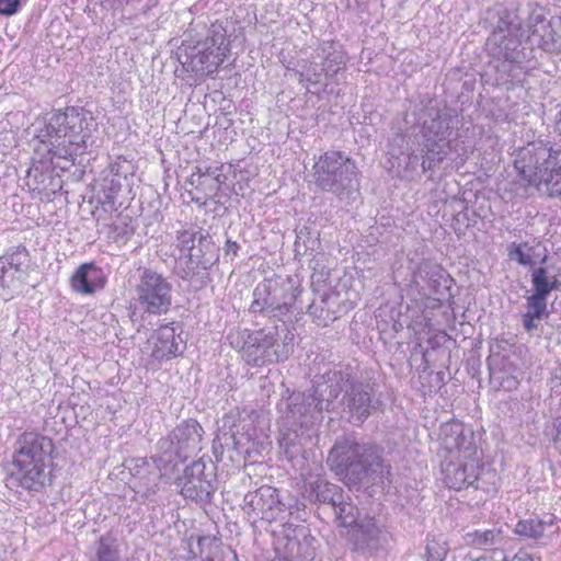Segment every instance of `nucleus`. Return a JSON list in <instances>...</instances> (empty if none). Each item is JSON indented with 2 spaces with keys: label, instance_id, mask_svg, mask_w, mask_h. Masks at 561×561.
I'll use <instances>...</instances> for the list:
<instances>
[{
  "label": "nucleus",
  "instance_id": "obj_1",
  "mask_svg": "<svg viewBox=\"0 0 561 561\" xmlns=\"http://www.w3.org/2000/svg\"><path fill=\"white\" fill-rule=\"evenodd\" d=\"M456 118L454 108L428 101L416 113L420 130L412 144L403 134H397L390 144L391 156L398 159L402 156L404 169L412 173L419 168L422 173L433 170L447 159L462 164L467 159L466 149L450 138Z\"/></svg>",
  "mask_w": 561,
  "mask_h": 561
},
{
  "label": "nucleus",
  "instance_id": "obj_2",
  "mask_svg": "<svg viewBox=\"0 0 561 561\" xmlns=\"http://www.w3.org/2000/svg\"><path fill=\"white\" fill-rule=\"evenodd\" d=\"M524 19L515 0L499 1L488 8L484 23L491 30L485 47L491 57L500 61L503 83L523 84L527 72L537 65V49L522 42Z\"/></svg>",
  "mask_w": 561,
  "mask_h": 561
},
{
  "label": "nucleus",
  "instance_id": "obj_3",
  "mask_svg": "<svg viewBox=\"0 0 561 561\" xmlns=\"http://www.w3.org/2000/svg\"><path fill=\"white\" fill-rule=\"evenodd\" d=\"M96 123L92 114L83 107L68 106L64 112H55L37 138L47 147L54 168L69 170L75 157L83 154L92 146Z\"/></svg>",
  "mask_w": 561,
  "mask_h": 561
},
{
  "label": "nucleus",
  "instance_id": "obj_4",
  "mask_svg": "<svg viewBox=\"0 0 561 561\" xmlns=\"http://www.w3.org/2000/svg\"><path fill=\"white\" fill-rule=\"evenodd\" d=\"M51 438L35 432L21 434L8 466V485L28 492H42L51 484Z\"/></svg>",
  "mask_w": 561,
  "mask_h": 561
},
{
  "label": "nucleus",
  "instance_id": "obj_5",
  "mask_svg": "<svg viewBox=\"0 0 561 561\" xmlns=\"http://www.w3.org/2000/svg\"><path fill=\"white\" fill-rule=\"evenodd\" d=\"M381 454L374 443L343 437L331 448L328 465L348 486L376 485L385 476Z\"/></svg>",
  "mask_w": 561,
  "mask_h": 561
},
{
  "label": "nucleus",
  "instance_id": "obj_6",
  "mask_svg": "<svg viewBox=\"0 0 561 561\" xmlns=\"http://www.w3.org/2000/svg\"><path fill=\"white\" fill-rule=\"evenodd\" d=\"M204 430L194 419L178 424L165 437L157 443V455L152 462L145 458L136 460L130 469L131 474L142 481V485L150 490L161 478V468L176 462H183L202 449Z\"/></svg>",
  "mask_w": 561,
  "mask_h": 561
},
{
  "label": "nucleus",
  "instance_id": "obj_7",
  "mask_svg": "<svg viewBox=\"0 0 561 561\" xmlns=\"http://www.w3.org/2000/svg\"><path fill=\"white\" fill-rule=\"evenodd\" d=\"M327 378L333 411L342 407L351 423L359 425L380 409L382 402L375 381L354 378L350 367L330 370Z\"/></svg>",
  "mask_w": 561,
  "mask_h": 561
},
{
  "label": "nucleus",
  "instance_id": "obj_8",
  "mask_svg": "<svg viewBox=\"0 0 561 561\" xmlns=\"http://www.w3.org/2000/svg\"><path fill=\"white\" fill-rule=\"evenodd\" d=\"M277 409L285 426H298L300 430L317 433L323 421V412L333 411L327 374L314 380L311 388L306 391H294L282 398Z\"/></svg>",
  "mask_w": 561,
  "mask_h": 561
},
{
  "label": "nucleus",
  "instance_id": "obj_9",
  "mask_svg": "<svg viewBox=\"0 0 561 561\" xmlns=\"http://www.w3.org/2000/svg\"><path fill=\"white\" fill-rule=\"evenodd\" d=\"M316 186L334 194L339 199L348 198L359 187V171L346 153L330 150L319 156L312 167Z\"/></svg>",
  "mask_w": 561,
  "mask_h": 561
},
{
  "label": "nucleus",
  "instance_id": "obj_10",
  "mask_svg": "<svg viewBox=\"0 0 561 561\" xmlns=\"http://www.w3.org/2000/svg\"><path fill=\"white\" fill-rule=\"evenodd\" d=\"M229 50L227 30L216 22L208 28L205 39L179 53V61L186 71L198 77H208L217 71Z\"/></svg>",
  "mask_w": 561,
  "mask_h": 561
},
{
  "label": "nucleus",
  "instance_id": "obj_11",
  "mask_svg": "<svg viewBox=\"0 0 561 561\" xmlns=\"http://www.w3.org/2000/svg\"><path fill=\"white\" fill-rule=\"evenodd\" d=\"M252 431V423L242 420L238 411L226 413L213 440L216 460L221 461L226 453L229 460L237 463L250 458L254 447Z\"/></svg>",
  "mask_w": 561,
  "mask_h": 561
},
{
  "label": "nucleus",
  "instance_id": "obj_12",
  "mask_svg": "<svg viewBox=\"0 0 561 561\" xmlns=\"http://www.w3.org/2000/svg\"><path fill=\"white\" fill-rule=\"evenodd\" d=\"M293 501H286L278 489L264 484L244 495L242 511L251 524L259 520L272 523L293 514Z\"/></svg>",
  "mask_w": 561,
  "mask_h": 561
},
{
  "label": "nucleus",
  "instance_id": "obj_13",
  "mask_svg": "<svg viewBox=\"0 0 561 561\" xmlns=\"http://www.w3.org/2000/svg\"><path fill=\"white\" fill-rule=\"evenodd\" d=\"M135 293L139 310L142 312L161 316L170 311L172 284L157 271L140 268Z\"/></svg>",
  "mask_w": 561,
  "mask_h": 561
},
{
  "label": "nucleus",
  "instance_id": "obj_14",
  "mask_svg": "<svg viewBox=\"0 0 561 561\" xmlns=\"http://www.w3.org/2000/svg\"><path fill=\"white\" fill-rule=\"evenodd\" d=\"M175 483L184 499L201 505L209 504L218 486L216 466L211 460L201 458L186 466Z\"/></svg>",
  "mask_w": 561,
  "mask_h": 561
},
{
  "label": "nucleus",
  "instance_id": "obj_15",
  "mask_svg": "<svg viewBox=\"0 0 561 561\" xmlns=\"http://www.w3.org/2000/svg\"><path fill=\"white\" fill-rule=\"evenodd\" d=\"M409 268L411 270L410 285L420 294H433L439 302L453 297L450 289L454 279L440 264L427 259L415 264L411 260Z\"/></svg>",
  "mask_w": 561,
  "mask_h": 561
},
{
  "label": "nucleus",
  "instance_id": "obj_16",
  "mask_svg": "<svg viewBox=\"0 0 561 561\" xmlns=\"http://www.w3.org/2000/svg\"><path fill=\"white\" fill-rule=\"evenodd\" d=\"M301 298L289 293L272 280L260 283L253 290V300L250 305V312H279L280 314L305 313Z\"/></svg>",
  "mask_w": 561,
  "mask_h": 561
},
{
  "label": "nucleus",
  "instance_id": "obj_17",
  "mask_svg": "<svg viewBox=\"0 0 561 561\" xmlns=\"http://www.w3.org/2000/svg\"><path fill=\"white\" fill-rule=\"evenodd\" d=\"M523 347L507 345L489 357L491 382L504 391H514L523 378Z\"/></svg>",
  "mask_w": 561,
  "mask_h": 561
},
{
  "label": "nucleus",
  "instance_id": "obj_18",
  "mask_svg": "<svg viewBox=\"0 0 561 561\" xmlns=\"http://www.w3.org/2000/svg\"><path fill=\"white\" fill-rule=\"evenodd\" d=\"M274 533L277 556L291 561H312L316 558V539L310 536L307 527L284 523Z\"/></svg>",
  "mask_w": 561,
  "mask_h": 561
},
{
  "label": "nucleus",
  "instance_id": "obj_19",
  "mask_svg": "<svg viewBox=\"0 0 561 561\" xmlns=\"http://www.w3.org/2000/svg\"><path fill=\"white\" fill-rule=\"evenodd\" d=\"M557 149L543 141H533L516 152L514 167L518 176L527 184L539 186L543 169L548 167Z\"/></svg>",
  "mask_w": 561,
  "mask_h": 561
},
{
  "label": "nucleus",
  "instance_id": "obj_20",
  "mask_svg": "<svg viewBox=\"0 0 561 561\" xmlns=\"http://www.w3.org/2000/svg\"><path fill=\"white\" fill-rule=\"evenodd\" d=\"M278 328H263L248 335L244 342L242 357L248 365L263 366L267 363L282 360L278 357L276 335Z\"/></svg>",
  "mask_w": 561,
  "mask_h": 561
},
{
  "label": "nucleus",
  "instance_id": "obj_21",
  "mask_svg": "<svg viewBox=\"0 0 561 561\" xmlns=\"http://www.w3.org/2000/svg\"><path fill=\"white\" fill-rule=\"evenodd\" d=\"M391 535L380 528L373 518H365L350 531L352 549L364 556L374 557L387 550Z\"/></svg>",
  "mask_w": 561,
  "mask_h": 561
},
{
  "label": "nucleus",
  "instance_id": "obj_22",
  "mask_svg": "<svg viewBox=\"0 0 561 561\" xmlns=\"http://www.w3.org/2000/svg\"><path fill=\"white\" fill-rule=\"evenodd\" d=\"M442 444L450 454H458L461 460H478L474 432L470 426L455 421L440 427Z\"/></svg>",
  "mask_w": 561,
  "mask_h": 561
},
{
  "label": "nucleus",
  "instance_id": "obj_23",
  "mask_svg": "<svg viewBox=\"0 0 561 561\" xmlns=\"http://www.w3.org/2000/svg\"><path fill=\"white\" fill-rule=\"evenodd\" d=\"M323 253H319L310 261L311 288L324 300L330 294H339L340 271L332 268Z\"/></svg>",
  "mask_w": 561,
  "mask_h": 561
},
{
  "label": "nucleus",
  "instance_id": "obj_24",
  "mask_svg": "<svg viewBox=\"0 0 561 561\" xmlns=\"http://www.w3.org/2000/svg\"><path fill=\"white\" fill-rule=\"evenodd\" d=\"M174 322L161 324L156 331V342L151 351V357L161 363L180 355L184 350V340L176 333Z\"/></svg>",
  "mask_w": 561,
  "mask_h": 561
},
{
  "label": "nucleus",
  "instance_id": "obj_25",
  "mask_svg": "<svg viewBox=\"0 0 561 561\" xmlns=\"http://www.w3.org/2000/svg\"><path fill=\"white\" fill-rule=\"evenodd\" d=\"M105 284L106 275L94 262L81 264L70 277L71 289L84 296L102 290Z\"/></svg>",
  "mask_w": 561,
  "mask_h": 561
},
{
  "label": "nucleus",
  "instance_id": "obj_26",
  "mask_svg": "<svg viewBox=\"0 0 561 561\" xmlns=\"http://www.w3.org/2000/svg\"><path fill=\"white\" fill-rule=\"evenodd\" d=\"M479 461L449 462L443 469L444 482L449 489L462 490L472 486L479 478Z\"/></svg>",
  "mask_w": 561,
  "mask_h": 561
},
{
  "label": "nucleus",
  "instance_id": "obj_27",
  "mask_svg": "<svg viewBox=\"0 0 561 561\" xmlns=\"http://www.w3.org/2000/svg\"><path fill=\"white\" fill-rule=\"evenodd\" d=\"M507 256L511 261L528 267H534L537 263L545 264L548 260L547 249L537 238L530 242H512L507 248Z\"/></svg>",
  "mask_w": 561,
  "mask_h": 561
},
{
  "label": "nucleus",
  "instance_id": "obj_28",
  "mask_svg": "<svg viewBox=\"0 0 561 561\" xmlns=\"http://www.w3.org/2000/svg\"><path fill=\"white\" fill-rule=\"evenodd\" d=\"M313 59H320L324 68V77L333 80L337 72L345 68L346 56L342 46L334 42H323L314 51Z\"/></svg>",
  "mask_w": 561,
  "mask_h": 561
},
{
  "label": "nucleus",
  "instance_id": "obj_29",
  "mask_svg": "<svg viewBox=\"0 0 561 561\" xmlns=\"http://www.w3.org/2000/svg\"><path fill=\"white\" fill-rule=\"evenodd\" d=\"M210 265H204L198 259L187 255L184 261H180L176 267V275L188 283L193 290H201L209 282Z\"/></svg>",
  "mask_w": 561,
  "mask_h": 561
},
{
  "label": "nucleus",
  "instance_id": "obj_30",
  "mask_svg": "<svg viewBox=\"0 0 561 561\" xmlns=\"http://www.w3.org/2000/svg\"><path fill=\"white\" fill-rule=\"evenodd\" d=\"M344 493L343 489L320 477L305 484V497L313 503L328 504L331 507L336 504Z\"/></svg>",
  "mask_w": 561,
  "mask_h": 561
},
{
  "label": "nucleus",
  "instance_id": "obj_31",
  "mask_svg": "<svg viewBox=\"0 0 561 561\" xmlns=\"http://www.w3.org/2000/svg\"><path fill=\"white\" fill-rule=\"evenodd\" d=\"M527 45L537 49V58L541 53L560 54L561 34L557 31L554 23L540 26L539 31H533L529 34Z\"/></svg>",
  "mask_w": 561,
  "mask_h": 561
},
{
  "label": "nucleus",
  "instance_id": "obj_32",
  "mask_svg": "<svg viewBox=\"0 0 561 561\" xmlns=\"http://www.w3.org/2000/svg\"><path fill=\"white\" fill-rule=\"evenodd\" d=\"M87 560L123 561V553L118 540L111 534L102 535L89 547Z\"/></svg>",
  "mask_w": 561,
  "mask_h": 561
},
{
  "label": "nucleus",
  "instance_id": "obj_33",
  "mask_svg": "<svg viewBox=\"0 0 561 561\" xmlns=\"http://www.w3.org/2000/svg\"><path fill=\"white\" fill-rule=\"evenodd\" d=\"M317 433L313 431L300 430L298 426H288L279 439V446L289 459L297 458L304 454V447Z\"/></svg>",
  "mask_w": 561,
  "mask_h": 561
},
{
  "label": "nucleus",
  "instance_id": "obj_34",
  "mask_svg": "<svg viewBox=\"0 0 561 561\" xmlns=\"http://www.w3.org/2000/svg\"><path fill=\"white\" fill-rule=\"evenodd\" d=\"M201 561H236V552L222 546L216 538L209 536L199 537L197 540V552Z\"/></svg>",
  "mask_w": 561,
  "mask_h": 561
},
{
  "label": "nucleus",
  "instance_id": "obj_35",
  "mask_svg": "<svg viewBox=\"0 0 561 561\" xmlns=\"http://www.w3.org/2000/svg\"><path fill=\"white\" fill-rule=\"evenodd\" d=\"M541 184L546 186L550 197L561 196V150H556L554 157H552L548 167L543 169V176L540 180Z\"/></svg>",
  "mask_w": 561,
  "mask_h": 561
},
{
  "label": "nucleus",
  "instance_id": "obj_36",
  "mask_svg": "<svg viewBox=\"0 0 561 561\" xmlns=\"http://www.w3.org/2000/svg\"><path fill=\"white\" fill-rule=\"evenodd\" d=\"M30 262V252L25 247H12L2 256H0V268H10L20 273L28 274Z\"/></svg>",
  "mask_w": 561,
  "mask_h": 561
},
{
  "label": "nucleus",
  "instance_id": "obj_37",
  "mask_svg": "<svg viewBox=\"0 0 561 561\" xmlns=\"http://www.w3.org/2000/svg\"><path fill=\"white\" fill-rule=\"evenodd\" d=\"M218 251L219 250L214 243L213 238L208 233H204L202 230L197 238L194 251L188 254L198 259L202 264L211 266L219 259Z\"/></svg>",
  "mask_w": 561,
  "mask_h": 561
},
{
  "label": "nucleus",
  "instance_id": "obj_38",
  "mask_svg": "<svg viewBox=\"0 0 561 561\" xmlns=\"http://www.w3.org/2000/svg\"><path fill=\"white\" fill-rule=\"evenodd\" d=\"M300 67L301 70L287 67V71L293 72L299 83L307 82L309 84L316 85L322 82V78L324 77V68L321 62H317L316 59H302Z\"/></svg>",
  "mask_w": 561,
  "mask_h": 561
},
{
  "label": "nucleus",
  "instance_id": "obj_39",
  "mask_svg": "<svg viewBox=\"0 0 561 561\" xmlns=\"http://www.w3.org/2000/svg\"><path fill=\"white\" fill-rule=\"evenodd\" d=\"M336 520L341 526L355 527L359 522L358 508L352 503L350 496L341 495V499L336 501V504L332 506Z\"/></svg>",
  "mask_w": 561,
  "mask_h": 561
},
{
  "label": "nucleus",
  "instance_id": "obj_40",
  "mask_svg": "<svg viewBox=\"0 0 561 561\" xmlns=\"http://www.w3.org/2000/svg\"><path fill=\"white\" fill-rule=\"evenodd\" d=\"M27 274L20 273L10 268H0V296L8 300L15 291L21 289L23 280Z\"/></svg>",
  "mask_w": 561,
  "mask_h": 561
},
{
  "label": "nucleus",
  "instance_id": "obj_41",
  "mask_svg": "<svg viewBox=\"0 0 561 561\" xmlns=\"http://www.w3.org/2000/svg\"><path fill=\"white\" fill-rule=\"evenodd\" d=\"M34 176L36 182L35 188L38 191H46L49 193H56L61 188L62 181L59 176L54 175V171H39L37 167L28 170V176Z\"/></svg>",
  "mask_w": 561,
  "mask_h": 561
},
{
  "label": "nucleus",
  "instance_id": "obj_42",
  "mask_svg": "<svg viewBox=\"0 0 561 561\" xmlns=\"http://www.w3.org/2000/svg\"><path fill=\"white\" fill-rule=\"evenodd\" d=\"M531 284L534 293L549 296L552 290H558V282L553 276H548V268L538 267L531 273Z\"/></svg>",
  "mask_w": 561,
  "mask_h": 561
},
{
  "label": "nucleus",
  "instance_id": "obj_43",
  "mask_svg": "<svg viewBox=\"0 0 561 561\" xmlns=\"http://www.w3.org/2000/svg\"><path fill=\"white\" fill-rule=\"evenodd\" d=\"M135 233L129 216L121 217L110 227V238L116 243L125 244Z\"/></svg>",
  "mask_w": 561,
  "mask_h": 561
},
{
  "label": "nucleus",
  "instance_id": "obj_44",
  "mask_svg": "<svg viewBox=\"0 0 561 561\" xmlns=\"http://www.w3.org/2000/svg\"><path fill=\"white\" fill-rule=\"evenodd\" d=\"M124 182L125 181L121 180V178L108 176V175L103 176V179L101 180V183H100L101 192L103 194V199H102L103 205H106V204L114 205L115 204V201L123 188Z\"/></svg>",
  "mask_w": 561,
  "mask_h": 561
},
{
  "label": "nucleus",
  "instance_id": "obj_45",
  "mask_svg": "<svg viewBox=\"0 0 561 561\" xmlns=\"http://www.w3.org/2000/svg\"><path fill=\"white\" fill-rule=\"evenodd\" d=\"M277 321L279 323H275L271 328H278L276 340L282 339V345L279 344L278 347V357L285 360L293 352L295 334L288 329L287 323L282 321V318H278Z\"/></svg>",
  "mask_w": 561,
  "mask_h": 561
},
{
  "label": "nucleus",
  "instance_id": "obj_46",
  "mask_svg": "<svg viewBox=\"0 0 561 561\" xmlns=\"http://www.w3.org/2000/svg\"><path fill=\"white\" fill-rule=\"evenodd\" d=\"M550 419L551 421L545 425L543 433L554 444L561 445V398L550 408Z\"/></svg>",
  "mask_w": 561,
  "mask_h": 561
},
{
  "label": "nucleus",
  "instance_id": "obj_47",
  "mask_svg": "<svg viewBox=\"0 0 561 561\" xmlns=\"http://www.w3.org/2000/svg\"><path fill=\"white\" fill-rule=\"evenodd\" d=\"M514 531L518 536L537 539L543 535L545 524L536 518L519 520L515 525Z\"/></svg>",
  "mask_w": 561,
  "mask_h": 561
},
{
  "label": "nucleus",
  "instance_id": "obj_48",
  "mask_svg": "<svg viewBox=\"0 0 561 561\" xmlns=\"http://www.w3.org/2000/svg\"><path fill=\"white\" fill-rule=\"evenodd\" d=\"M472 545L477 547L494 546L502 541V531L499 529L476 530L470 535Z\"/></svg>",
  "mask_w": 561,
  "mask_h": 561
},
{
  "label": "nucleus",
  "instance_id": "obj_49",
  "mask_svg": "<svg viewBox=\"0 0 561 561\" xmlns=\"http://www.w3.org/2000/svg\"><path fill=\"white\" fill-rule=\"evenodd\" d=\"M428 343L433 344L432 350H426L423 354L424 359L427 362L432 355L436 352L435 345L438 346V351L442 355L449 356V344H453V339L445 332H439L434 339H430Z\"/></svg>",
  "mask_w": 561,
  "mask_h": 561
},
{
  "label": "nucleus",
  "instance_id": "obj_50",
  "mask_svg": "<svg viewBox=\"0 0 561 561\" xmlns=\"http://www.w3.org/2000/svg\"><path fill=\"white\" fill-rule=\"evenodd\" d=\"M552 20H548L546 18L545 11L542 8L536 5L530 12L528 16V26L530 33L533 31H539L540 26H547L552 24Z\"/></svg>",
  "mask_w": 561,
  "mask_h": 561
},
{
  "label": "nucleus",
  "instance_id": "obj_51",
  "mask_svg": "<svg viewBox=\"0 0 561 561\" xmlns=\"http://www.w3.org/2000/svg\"><path fill=\"white\" fill-rule=\"evenodd\" d=\"M202 229H191L178 232V241L182 250H187L188 253L194 251L197 238Z\"/></svg>",
  "mask_w": 561,
  "mask_h": 561
},
{
  "label": "nucleus",
  "instance_id": "obj_52",
  "mask_svg": "<svg viewBox=\"0 0 561 561\" xmlns=\"http://www.w3.org/2000/svg\"><path fill=\"white\" fill-rule=\"evenodd\" d=\"M447 556V548L435 541H428L425 548L426 561H444Z\"/></svg>",
  "mask_w": 561,
  "mask_h": 561
},
{
  "label": "nucleus",
  "instance_id": "obj_53",
  "mask_svg": "<svg viewBox=\"0 0 561 561\" xmlns=\"http://www.w3.org/2000/svg\"><path fill=\"white\" fill-rule=\"evenodd\" d=\"M214 172V168L211 167H196V171L192 173L190 182L193 185L198 186H207L211 174Z\"/></svg>",
  "mask_w": 561,
  "mask_h": 561
},
{
  "label": "nucleus",
  "instance_id": "obj_54",
  "mask_svg": "<svg viewBox=\"0 0 561 561\" xmlns=\"http://www.w3.org/2000/svg\"><path fill=\"white\" fill-rule=\"evenodd\" d=\"M547 297L543 294L533 293L528 298V305L533 308V312L528 311L523 316H542L546 310Z\"/></svg>",
  "mask_w": 561,
  "mask_h": 561
},
{
  "label": "nucleus",
  "instance_id": "obj_55",
  "mask_svg": "<svg viewBox=\"0 0 561 561\" xmlns=\"http://www.w3.org/2000/svg\"><path fill=\"white\" fill-rule=\"evenodd\" d=\"M128 172L129 162L125 159L121 160V158H118L114 163L110 165V170L106 175L121 178V180L126 181Z\"/></svg>",
  "mask_w": 561,
  "mask_h": 561
},
{
  "label": "nucleus",
  "instance_id": "obj_56",
  "mask_svg": "<svg viewBox=\"0 0 561 561\" xmlns=\"http://www.w3.org/2000/svg\"><path fill=\"white\" fill-rule=\"evenodd\" d=\"M227 176L222 173V165L214 168V172L211 174V180L206 186L213 193H217L220 190V186L226 182Z\"/></svg>",
  "mask_w": 561,
  "mask_h": 561
},
{
  "label": "nucleus",
  "instance_id": "obj_57",
  "mask_svg": "<svg viewBox=\"0 0 561 561\" xmlns=\"http://www.w3.org/2000/svg\"><path fill=\"white\" fill-rule=\"evenodd\" d=\"M541 320L542 318H524L525 330L534 335L540 336L545 333Z\"/></svg>",
  "mask_w": 561,
  "mask_h": 561
},
{
  "label": "nucleus",
  "instance_id": "obj_58",
  "mask_svg": "<svg viewBox=\"0 0 561 561\" xmlns=\"http://www.w3.org/2000/svg\"><path fill=\"white\" fill-rule=\"evenodd\" d=\"M21 8V0H0V14L5 16L14 15Z\"/></svg>",
  "mask_w": 561,
  "mask_h": 561
},
{
  "label": "nucleus",
  "instance_id": "obj_59",
  "mask_svg": "<svg viewBox=\"0 0 561 561\" xmlns=\"http://www.w3.org/2000/svg\"><path fill=\"white\" fill-rule=\"evenodd\" d=\"M471 561H507V558L503 550L493 549L491 551L485 552L481 557L472 559Z\"/></svg>",
  "mask_w": 561,
  "mask_h": 561
},
{
  "label": "nucleus",
  "instance_id": "obj_60",
  "mask_svg": "<svg viewBox=\"0 0 561 561\" xmlns=\"http://www.w3.org/2000/svg\"><path fill=\"white\" fill-rule=\"evenodd\" d=\"M389 322H391V329L394 334L402 332L404 328H407L408 331H410V318H389ZM394 336L396 335H393V337Z\"/></svg>",
  "mask_w": 561,
  "mask_h": 561
},
{
  "label": "nucleus",
  "instance_id": "obj_61",
  "mask_svg": "<svg viewBox=\"0 0 561 561\" xmlns=\"http://www.w3.org/2000/svg\"><path fill=\"white\" fill-rule=\"evenodd\" d=\"M304 234V230H300L296 236L294 243L296 256L306 254L307 250L310 249V247L302 240Z\"/></svg>",
  "mask_w": 561,
  "mask_h": 561
},
{
  "label": "nucleus",
  "instance_id": "obj_62",
  "mask_svg": "<svg viewBox=\"0 0 561 561\" xmlns=\"http://www.w3.org/2000/svg\"><path fill=\"white\" fill-rule=\"evenodd\" d=\"M239 249H240V245L236 241H232L230 239L226 240L225 248H224L226 256H229V255L236 256L238 254Z\"/></svg>",
  "mask_w": 561,
  "mask_h": 561
},
{
  "label": "nucleus",
  "instance_id": "obj_63",
  "mask_svg": "<svg viewBox=\"0 0 561 561\" xmlns=\"http://www.w3.org/2000/svg\"><path fill=\"white\" fill-rule=\"evenodd\" d=\"M551 391L559 393L561 391V375L557 371L552 375L550 379Z\"/></svg>",
  "mask_w": 561,
  "mask_h": 561
},
{
  "label": "nucleus",
  "instance_id": "obj_64",
  "mask_svg": "<svg viewBox=\"0 0 561 561\" xmlns=\"http://www.w3.org/2000/svg\"><path fill=\"white\" fill-rule=\"evenodd\" d=\"M512 561H541L540 558L533 557L528 554L527 552L519 551L516 553Z\"/></svg>",
  "mask_w": 561,
  "mask_h": 561
}]
</instances>
